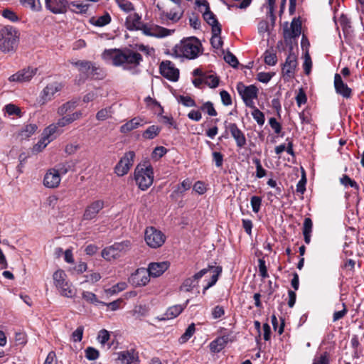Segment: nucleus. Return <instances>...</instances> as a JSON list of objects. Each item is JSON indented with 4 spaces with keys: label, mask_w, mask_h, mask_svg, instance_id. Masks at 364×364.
<instances>
[{
    "label": "nucleus",
    "mask_w": 364,
    "mask_h": 364,
    "mask_svg": "<svg viewBox=\"0 0 364 364\" xmlns=\"http://www.w3.org/2000/svg\"><path fill=\"white\" fill-rule=\"evenodd\" d=\"M204 84L207 85L211 88H215L219 85V78L215 75H204Z\"/></svg>",
    "instance_id": "obj_45"
},
{
    "label": "nucleus",
    "mask_w": 364,
    "mask_h": 364,
    "mask_svg": "<svg viewBox=\"0 0 364 364\" xmlns=\"http://www.w3.org/2000/svg\"><path fill=\"white\" fill-rule=\"evenodd\" d=\"M200 109L211 117H215L218 114L213 104L210 101L203 103L200 107Z\"/></svg>",
    "instance_id": "obj_50"
},
{
    "label": "nucleus",
    "mask_w": 364,
    "mask_h": 364,
    "mask_svg": "<svg viewBox=\"0 0 364 364\" xmlns=\"http://www.w3.org/2000/svg\"><path fill=\"white\" fill-rule=\"evenodd\" d=\"M225 127L228 130L235 139L237 147L243 148L247 144V139L244 132L238 127L236 123H228L225 122Z\"/></svg>",
    "instance_id": "obj_13"
},
{
    "label": "nucleus",
    "mask_w": 364,
    "mask_h": 364,
    "mask_svg": "<svg viewBox=\"0 0 364 364\" xmlns=\"http://www.w3.org/2000/svg\"><path fill=\"white\" fill-rule=\"evenodd\" d=\"M45 5L46 8L53 14H65L69 6V2L67 0H45Z\"/></svg>",
    "instance_id": "obj_19"
},
{
    "label": "nucleus",
    "mask_w": 364,
    "mask_h": 364,
    "mask_svg": "<svg viewBox=\"0 0 364 364\" xmlns=\"http://www.w3.org/2000/svg\"><path fill=\"white\" fill-rule=\"evenodd\" d=\"M77 107V101H69L63 104L58 109V114L65 115L68 112L73 110Z\"/></svg>",
    "instance_id": "obj_39"
},
{
    "label": "nucleus",
    "mask_w": 364,
    "mask_h": 364,
    "mask_svg": "<svg viewBox=\"0 0 364 364\" xmlns=\"http://www.w3.org/2000/svg\"><path fill=\"white\" fill-rule=\"evenodd\" d=\"M173 53L176 57L194 59L198 56L199 48L197 43L191 39L181 41L175 46Z\"/></svg>",
    "instance_id": "obj_4"
},
{
    "label": "nucleus",
    "mask_w": 364,
    "mask_h": 364,
    "mask_svg": "<svg viewBox=\"0 0 364 364\" xmlns=\"http://www.w3.org/2000/svg\"><path fill=\"white\" fill-rule=\"evenodd\" d=\"M109 338L110 335L109 331L105 329H102L100 330L98 333L97 340L102 346H104L109 341Z\"/></svg>",
    "instance_id": "obj_60"
},
{
    "label": "nucleus",
    "mask_w": 364,
    "mask_h": 364,
    "mask_svg": "<svg viewBox=\"0 0 364 364\" xmlns=\"http://www.w3.org/2000/svg\"><path fill=\"white\" fill-rule=\"evenodd\" d=\"M169 267V262H151L149 264L146 269L149 276L153 277H158L161 276Z\"/></svg>",
    "instance_id": "obj_24"
},
{
    "label": "nucleus",
    "mask_w": 364,
    "mask_h": 364,
    "mask_svg": "<svg viewBox=\"0 0 364 364\" xmlns=\"http://www.w3.org/2000/svg\"><path fill=\"white\" fill-rule=\"evenodd\" d=\"M71 63L78 68L80 78L85 82L89 77L90 69L92 68V63L88 60L72 61Z\"/></svg>",
    "instance_id": "obj_23"
},
{
    "label": "nucleus",
    "mask_w": 364,
    "mask_h": 364,
    "mask_svg": "<svg viewBox=\"0 0 364 364\" xmlns=\"http://www.w3.org/2000/svg\"><path fill=\"white\" fill-rule=\"evenodd\" d=\"M37 68L33 67H28L27 68H23L17 73L11 75L9 77V80L10 82H29L32 77L36 74Z\"/></svg>",
    "instance_id": "obj_16"
},
{
    "label": "nucleus",
    "mask_w": 364,
    "mask_h": 364,
    "mask_svg": "<svg viewBox=\"0 0 364 364\" xmlns=\"http://www.w3.org/2000/svg\"><path fill=\"white\" fill-rule=\"evenodd\" d=\"M221 27H215L212 31V37L210 38V43L214 48L219 49L223 46V41L220 37Z\"/></svg>",
    "instance_id": "obj_34"
},
{
    "label": "nucleus",
    "mask_w": 364,
    "mask_h": 364,
    "mask_svg": "<svg viewBox=\"0 0 364 364\" xmlns=\"http://www.w3.org/2000/svg\"><path fill=\"white\" fill-rule=\"evenodd\" d=\"M84 331V327L78 326L72 333V339L74 342H80L82 341Z\"/></svg>",
    "instance_id": "obj_63"
},
{
    "label": "nucleus",
    "mask_w": 364,
    "mask_h": 364,
    "mask_svg": "<svg viewBox=\"0 0 364 364\" xmlns=\"http://www.w3.org/2000/svg\"><path fill=\"white\" fill-rule=\"evenodd\" d=\"M264 63L270 66L275 65L277 62V57L274 49L267 50L264 53Z\"/></svg>",
    "instance_id": "obj_37"
},
{
    "label": "nucleus",
    "mask_w": 364,
    "mask_h": 364,
    "mask_svg": "<svg viewBox=\"0 0 364 364\" xmlns=\"http://www.w3.org/2000/svg\"><path fill=\"white\" fill-rule=\"evenodd\" d=\"M104 76V72L102 68L92 63V68L90 69V77L95 79H100Z\"/></svg>",
    "instance_id": "obj_54"
},
{
    "label": "nucleus",
    "mask_w": 364,
    "mask_h": 364,
    "mask_svg": "<svg viewBox=\"0 0 364 364\" xmlns=\"http://www.w3.org/2000/svg\"><path fill=\"white\" fill-rule=\"evenodd\" d=\"M85 353L86 358L89 360H95L100 356L99 351L93 347H87Z\"/></svg>",
    "instance_id": "obj_57"
},
{
    "label": "nucleus",
    "mask_w": 364,
    "mask_h": 364,
    "mask_svg": "<svg viewBox=\"0 0 364 364\" xmlns=\"http://www.w3.org/2000/svg\"><path fill=\"white\" fill-rule=\"evenodd\" d=\"M178 102L185 107H191L196 106V102L189 96L181 95Z\"/></svg>",
    "instance_id": "obj_62"
},
{
    "label": "nucleus",
    "mask_w": 364,
    "mask_h": 364,
    "mask_svg": "<svg viewBox=\"0 0 364 364\" xmlns=\"http://www.w3.org/2000/svg\"><path fill=\"white\" fill-rule=\"evenodd\" d=\"M134 180L141 191L147 190L154 182V169L151 164H139L134 170Z\"/></svg>",
    "instance_id": "obj_2"
},
{
    "label": "nucleus",
    "mask_w": 364,
    "mask_h": 364,
    "mask_svg": "<svg viewBox=\"0 0 364 364\" xmlns=\"http://www.w3.org/2000/svg\"><path fill=\"white\" fill-rule=\"evenodd\" d=\"M82 116V112L81 111L75 112L71 114H68L66 116H63L62 118L58 120V124L60 127H65L68 124L73 123V122L79 119Z\"/></svg>",
    "instance_id": "obj_29"
},
{
    "label": "nucleus",
    "mask_w": 364,
    "mask_h": 364,
    "mask_svg": "<svg viewBox=\"0 0 364 364\" xmlns=\"http://www.w3.org/2000/svg\"><path fill=\"white\" fill-rule=\"evenodd\" d=\"M250 204L252 208V211L255 213H257L261 208L262 198L257 196H253L250 198Z\"/></svg>",
    "instance_id": "obj_55"
},
{
    "label": "nucleus",
    "mask_w": 364,
    "mask_h": 364,
    "mask_svg": "<svg viewBox=\"0 0 364 364\" xmlns=\"http://www.w3.org/2000/svg\"><path fill=\"white\" fill-rule=\"evenodd\" d=\"M297 65V56L293 52L292 48H291L282 68L284 77L287 80L293 78L295 75Z\"/></svg>",
    "instance_id": "obj_11"
},
{
    "label": "nucleus",
    "mask_w": 364,
    "mask_h": 364,
    "mask_svg": "<svg viewBox=\"0 0 364 364\" xmlns=\"http://www.w3.org/2000/svg\"><path fill=\"white\" fill-rule=\"evenodd\" d=\"M21 4L31 9L32 11H38L41 9V4L40 0H20Z\"/></svg>",
    "instance_id": "obj_42"
},
{
    "label": "nucleus",
    "mask_w": 364,
    "mask_h": 364,
    "mask_svg": "<svg viewBox=\"0 0 364 364\" xmlns=\"http://www.w3.org/2000/svg\"><path fill=\"white\" fill-rule=\"evenodd\" d=\"M58 127H60L58 124V122L56 123L50 124L43 130L42 134L43 136L46 138L48 141L51 142L56 138L58 135L62 133V132L58 129Z\"/></svg>",
    "instance_id": "obj_28"
},
{
    "label": "nucleus",
    "mask_w": 364,
    "mask_h": 364,
    "mask_svg": "<svg viewBox=\"0 0 364 364\" xmlns=\"http://www.w3.org/2000/svg\"><path fill=\"white\" fill-rule=\"evenodd\" d=\"M212 156L216 167H221L223 164V155L220 152L213 151Z\"/></svg>",
    "instance_id": "obj_64"
},
{
    "label": "nucleus",
    "mask_w": 364,
    "mask_h": 364,
    "mask_svg": "<svg viewBox=\"0 0 364 364\" xmlns=\"http://www.w3.org/2000/svg\"><path fill=\"white\" fill-rule=\"evenodd\" d=\"M118 6L124 12L129 13L134 10V5L128 0H117Z\"/></svg>",
    "instance_id": "obj_51"
},
{
    "label": "nucleus",
    "mask_w": 364,
    "mask_h": 364,
    "mask_svg": "<svg viewBox=\"0 0 364 364\" xmlns=\"http://www.w3.org/2000/svg\"><path fill=\"white\" fill-rule=\"evenodd\" d=\"M168 149L162 146H159L154 148L151 153V158L156 161L162 158L166 153Z\"/></svg>",
    "instance_id": "obj_49"
},
{
    "label": "nucleus",
    "mask_w": 364,
    "mask_h": 364,
    "mask_svg": "<svg viewBox=\"0 0 364 364\" xmlns=\"http://www.w3.org/2000/svg\"><path fill=\"white\" fill-rule=\"evenodd\" d=\"M118 359L122 364H137L138 358L134 353L129 350L121 352L119 354Z\"/></svg>",
    "instance_id": "obj_32"
},
{
    "label": "nucleus",
    "mask_w": 364,
    "mask_h": 364,
    "mask_svg": "<svg viewBox=\"0 0 364 364\" xmlns=\"http://www.w3.org/2000/svg\"><path fill=\"white\" fill-rule=\"evenodd\" d=\"M143 33L149 36H154L157 38H164L172 34L174 31L170 30L159 26H156L154 28L148 27L146 24L142 23L141 28Z\"/></svg>",
    "instance_id": "obj_18"
},
{
    "label": "nucleus",
    "mask_w": 364,
    "mask_h": 364,
    "mask_svg": "<svg viewBox=\"0 0 364 364\" xmlns=\"http://www.w3.org/2000/svg\"><path fill=\"white\" fill-rule=\"evenodd\" d=\"M253 163L255 164L256 166V176L258 178H263L266 176L267 171L265 169L263 168L260 159L258 158H254L252 159Z\"/></svg>",
    "instance_id": "obj_52"
},
{
    "label": "nucleus",
    "mask_w": 364,
    "mask_h": 364,
    "mask_svg": "<svg viewBox=\"0 0 364 364\" xmlns=\"http://www.w3.org/2000/svg\"><path fill=\"white\" fill-rule=\"evenodd\" d=\"M258 263L259 275L263 279L267 278L269 277V274L267 272V268L264 259L262 258L259 259Z\"/></svg>",
    "instance_id": "obj_59"
},
{
    "label": "nucleus",
    "mask_w": 364,
    "mask_h": 364,
    "mask_svg": "<svg viewBox=\"0 0 364 364\" xmlns=\"http://www.w3.org/2000/svg\"><path fill=\"white\" fill-rule=\"evenodd\" d=\"M189 299H187L183 304H176L170 306L169 308H168L166 313L164 314V316L160 319L169 320L176 318L186 308Z\"/></svg>",
    "instance_id": "obj_25"
},
{
    "label": "nucleus",
    "mask_w": 364,
    "mask_h": 364,
    "mask_svg": "<svg viewBox=\"0 0 364 364\" xmlns=\"http://www.w3.org/2000/svg\"><path fill=\"white\" fill-rule=\"evenodd\" d=\"M103 200H96L91 202L85 209L82 218L84 220H91L97 218L98 213L105 208Z\"/></svg>",
    "instance_id": "obj_15"
},
{
    "label": "nucleus",
    "mask_w": 364,
    "mask_h": 364,
    "mask_svg": "<svg viewBox=\"0 0 364 364\" xmlns=\"http://www.w3.org/2000/svg\"><path fill=\"white\" fill-rule=\"evenodd\" d=\"M150 276L145 268H139L129 278V282L133 287H143L149 282Z\"/></svg>",
    "instance_id": "obj_14"
},
{
    "label": "nucleus",
    "mask_w": 364,
    "mask_h": 364,
    "mask_svg": "<svg viewBox=\"0 0 364 364\" xmlns=\"http://www.w3.org/2000/svg\"><path fill=\"white\" fill-rule=\"evenodd\" d=\"M208 272H210L209 268H204L191 277L186 279L181 287V290L187 292L191 291L198 285L199 280Z\"/></svg>",
    "instance_id": "obj_17"
},
{
    "label": "nucleus",
    "mask_w": 364,
    "mask_h": 364,
    "mask_svg": "<svg viewBox=\"0 0 364 364\" xmlns=\"http://www.w3.org/2000/svg\"><path fill=\"white\" fill-rule=\"evenodd\" d=\"M141 16L136 14H130L126 19V25L129 31H138L141 28L142 22Z\"/></svg>",
    "instance_id": "obj_27"
},
{
    "label": "nucleus",
    "mask_w": 364,
    "mask_h": 364,
    "mask_svg": "<svg viewBox=\"0 0 364 364\" xmlns=\"http://www.w3.org/2000/svg\"><path fill=\"white\" fill-rule=\"evenodd\" d=\"M334 87L336 92L343 97L348 99L352 95V90L345 83L340 74L334 75Z\"/></svg>",
    "instance_id": "obj_20"
},
{
    "label": "nucleus",
    "mask_w": 364,
    "mask_h": 364,
    "mask_svg": "<svg viewBox=\"0 0 364 364\" xmlns=\"http://www.w3.org/2000/svg\"><path fill=\"white\" fill-rule=\"evenodd\" d=\"M210 269H214L213 274L211 276L210 280L208 282L207 285L208 287H212L214 286L217 281L218 280L219 275L222 272V267H213V266H208V267Z\"/></svg>",
    "instance_id": "obj_41"
},
{
    "label": "nucleus",
    "mask_w": 364,
    "mask_h": 364,
    "mask_svg": "<svg viewBox=\"0 0 364 364\" xmlns=\"http://www.w3.org/2000/svg\"><path fill=\"white\" fill-rule=\"evenodd\" d=\"M203 17L206 23L211 26V31H213L215 27H221L215 15L210 11V7L205 9L203 14Z\"/></svg>",
    "instance_id": "obj_31"
},
{
    "label": "nucleus",
    "mask_w": 364,
    "mask_h": 364,
    "mask_svg": "<svg viewBox=\"0 0 364 364\" xmlns=\"http://www.w3.org/2000/svg\"><path fill=\"white\" fill-rule=\"evenodd\" d=\"M131 242L124 240L121 242H115L112 245L104 248L102 251V257L108 261L120 257L130 250Z\"/></svg>",
    "instance_id": "obj_5"
},
{
    "label": "nucleus",
    "mask_w": 364,
    "mask_h": 364,
    "mask_svg": "<svg viewBox=\"0 0 364 364\" xmlns=\"http://www.w3.org/2000/svg\"><path fill=\"white\" fill-rule=\"evenodd\" d=\"M144 240L150 247L158 248L165 242L166 236L161 230L150 226L147 227L145 230Z\"/></svg>",
    "instance_id": "obj_9"
},
{
    "label": "nucleus",
    "mask_w": 364,
    "mask_h": 364,
    "mask_svg": "<svg viewBox=\"0 0 364 364\" xmlns=\"http://www.w3.org/2000/svg\"><path fill=\"white\" fill-rule=\"evenodd\" d=\"M63 88V85L58 82H54L48 84L41 92V101L42 103H46L51 100L55 94L60 91Z\"/></svg>",
    "instance_id": "obj_22"
},
{
    "label": "nucleus",
    "mask_w": 364,
    "mask_h": 364,
    "mask_svg": "<svg viewBox=\"0 0 364 364\" xmlns=\"http://www.w3.org/2000/svg\"><path fill=\"white\" fill-rule=\"evenodd\" d=\"M38 129L35 124H29L26 125L21 131L20 136L22 139H27L33 134Z\"/></svg>",
    "instance_id": "obj_38"
},
{
    "label": "nucleus",
    "mask_w": 364,
    "mask_h": 364,
    "mask_svg": "<svg viewBox=\"0 0 364 364\" xmlns=\"http://www.w3.org/2000/svg\"><path fill=\"white\" fill-rule=\"evenodd\" d=\"M225 61L233 68H237L239 62L235 55L228 52L224 56Z\"/></svg>",
    "instance_id": "obj_58"
},
{
    "label": "nucleus",
    "mask_w": 364,
    "mask_h": 364,
    "mask_svg": "<svg viewBox=\"0 0 364 364\" xmlns=\"http://www.w3.org/2000/svg\"><path fill=\"white\" fill-rule=\"evenodd\" d=\"M82 297L83 299H85L87 302L92 304H100L101 301L98 300L97 296L95 294L88 291H83L82 293Z\"/></svg>",
    "instance_id": "obj_44"
},
{
    "label": "nucleus",
    "mask_w": 364,
    "mask_h": 364,
    "mask_svg": "<svg viewBox=\"0 0 364 364\" xmlns=\"http://www.w3.org/2000/svg\"><path fill=\"white\" fill-rule=\"evenodd\" d=\"M122 299H119L109 303L100 302V304L107 306L111 311H117L120 309Z\"/></svg>",
    "instance_id": "obj_61"
},
{
    "label": "nucleus",
    "mask_w": 364,
    "mask_h": 364,
    "mask_svg": "<svg viewBox=\"0 0 364 364\" xmlns=\"http://www.w3.org/2000/svg\"><path fill=\"white\" fill-rule=\"evenodd\" d=\"M161 129L160 127L156 125L149 126L144 132L142 133V137L145 139H153L156 138L160 133Z\"/></svg>",
    "instance_id": "obj_36"
},
{
    "label": "nucleus",
    "mask_w": 364,
    "mask_h": 364,
    "mask_svg": "<svg viewBox=\"0 0 364 364\" xmlns=\"http://www.w3.org/2000/svg\"><path fill=\"white\" fill-rule=\"evenodd\" d=\"M291 30L292 33V36L296 37L300 35L301 31V23L299 18H294L292 20L291 23Z\"/></svg>",
    "instance_id": "obj_48"
},
{
    "label": "nucleus",
    "mask_w": 364,
    "mask_h": 364,
    "mask_svg": "<svg viewBox=\"0 0 364 364\" xmlns=\"http://www.w3.org/2000/svg\"><path fill=\"white\" fill-rule=\"evenodd\" d=\"M312 364H330V355L328 352H323L318 355H316L313 360Z\"/></svg>",
    "instance_id": "obj_47"
},
{
    "label": "nucleus",
    "mask_w": 364,
    "mask_h": 364,
    "mask_svg": "<svg viewBox=\"0 0 364 364\" xmlns=\"http://www.w3.org/2000/svg\"><path fill=\"white\" fill-rule=\"evenodd\" d=\"M60 181L59 171L55 168H50L44 176L43 185L47 188H54L59 186Z\"/></svg>",
    "instance_id": "obj_21"
},
{
    "label": "nucleus",
    "mask_w": 364,
    "mask_h": 364,
    "mask_svg": "<svg viewBox=\"0 0 364 364\" xmlns=\"http://www.w3.org/2000/svg\"><path fill=\"white\" fill-rule=\"evenodd\" d=\"M340 181H341V183L346 187L350 186V187L354 188L356 190L359 189V186L358 185L356 181H355L354 180H352L347 175H343V177L341 178Z\"/></svg>",
    "instance_id": "obj_56"
},
{
    "label": "nucleus",
    "mask_w": 364,
    "mask_h": 364,
    "mask_svg": "<svg viewBox=\"0 0 364 364\" xmlns=\"http://www.w3.org/2000/svg\"><path fill=\"white\" fill-rule=\"evenodd\" d=\"M195 331V323H192L188 326L183 334H182L181 336L179 338V342L181 343H184L187 342L194 334Z\"/></svg>",
    "instance_id": "obj_40"
},
{
    "label": "nucleus",
    "mask_w": 364,
    "mask_h": 364,
    "mask_svg": "<svg viewBox=\"0 0 364 364\" xmlns=\"http://www.w3.org/2000/svg\"><path fill=\"white\" fill-rule=\"evenodd\" d=\"M102 58L107 61H112L114 66H121L124 70L130 71L132 75L140 73L139 66L143 60L140 53L129 48L105 50Z\"/></svg>",
    "instance_id": "obj_1"
},
{
    "label": "nucleus",
    "mask_w": 364,
    "mask_h": 364,
    "mask_svg": "<svg viewBox=\"0 0 364 364\" xmlns=\"http://www.w3.org/2000/svg\"><path fill=\"white\" fill-rule=\"evenodd\" d=\"M220 336L212 341L209 344V348L211 353H216L223 350L228 343L235 341V337L232 332L226 328H222L220 331Z\"/></svg>",
    "instance_id": "obj_7"
},
{
    "label": "nucleus",
    "mask_w": 364,
    "mask_h": 364,
    "mask_svg": "<svg viewBox=\"0 0 364 364\" xmlns=\"http://www.w3.org/2000/svg\"><path fill=\"white\" fill-rule=\"evenodd\" d=\"M192 181L190 178L184 179L179 185L177 186L176 192L178 193H183L189 190L191 187Z\"/></svg>",
    "instance_id": "obj_53"
},
{
    "label": "nucleus",
    "mask_w": 364,
    "mask_h": 364,
    "mask_svg": "<svg viewBox=\"0 0 364 364\" xmlns=\"http://www.w3.org/2000/svg\"><path fill=\"white\" fill-rule=\"evenodd\" d=\"M236 88L245 105L248 107H254V100L258 96L257 87L254 85L246 86L242 82H239Z\"/></svg>",
    "instance_id": "obj_8"
},
{
    "label": "nucleus",
    "mask_w": 364,
    "mask_h": 364,
    "mask_svg": "<svg viewBox=\"0 0 364 364\" xmlns=\"http://www.w3.org/2000/svg\"><path fill=\"white\" fill-rule=\"evenodd\" d=\"M161 75L171 82H176L179 78V70L170 60L162 61L159 65Z\"/></svg>",
    "instance_id": "obj_12"
},
{
    "label": "nucleus",
    "mask_w": 364,
    "mask_h": 364,
    "mask_svg": "<svg viewBox=\"0 0 364 364\" xmlns=\"http://www.w3.org/2000/svg\"><path fill=\"white\" fill-rule=\"evenodd\" d=\"M18 43V31L12 26H5L0 31V50L4 53L14 51Z\"/></svg>",
    "instance_id": "obj_3"
},
{
    "label": "nucleus",
    "mask_w": 364,
    "mask_h": 364,
    "mask_svg": "<svg viewBox=\"0 0 364 364\" xmlns=\"http://www.w3.org/2000/svg\"><path fill=\"white\" fill-rule=\"evenodd\" d=\"M53 277L54 284L62 296L68 298H72L75 296V289L71 287V284L67 281V275L63 270L58 269L55 271Z\"/></svg>",
    "instance_id": "obj_6"
},
{
    "label": "nucleus",
    "mask_w": 364,
    "mask_h": 364,
    "mask_svg": "<svg viewBox=\"0 0 364 364\" xmlns=\"http://www.w3.org/2000/svg\"><path fill=\"white\" fill-rule=\"evenodd\" d=\"M111 21V16L108 12H105L101 16L92 17L90 22L92 25L102 27L109 24Z\"/></svg>",
    "instance_id": "obj_33"
},
{
    "label": "nucleus",
    "mask_w": 364,
    "mask_h": 364,
    "mask_svg": "<svg viewBox=\"0 0 364 364\" xmlns=\"http://www.w3.org/2000/svg\"><path fill=\"white\" fill-rule=\"evenodd\" d=\"M144 124V119L139 117H134L120 127V132L127 134Z\"/></svg>",
    "instance_id": "obj_26"
},
{
    "label": "nucleus",
    "mask_w": 364,
    "mask_h": 364,
    "mask_svg": "<svg viewBox=\"0 0 364 364\" xmlns=\"http://www.w3.org/2000/svg\"><path fill=\"white\" fill-rule=\"evenodd\" d=\"M89 8V4H84L80 1L69 2V9L71 11L76 14H85Z\"/></svg>",
    "instance_id": "obj_35"
},
{
    "label": "nucleus",
    "mask_w": 364,
    "mask_h": 364,
    "mask_svg": "<svg viewBox=\"0 0 364 364\" xmlns=\"http://www.w3.org/2000/svg\"><path fill=\"white\" fill-rule=\"evenodd\" d=\"M181 17L182 13L179 14L174 10H171L168 12L163 11L160 13V19L163 23H165L167 20H170L173 23H176L181 18Z\"/></svg>",
    "instance_id": "obj_30"
},
{
    "label": "nucleus",
    "mask_w": 364,
    "mask_h": 364,
    "mask_svg": "<svg viewBox=\"0 0 364 364\" xmlns=\"http://www.w3.org/2000/svg\"><path fill=\"white\" fill-rule=\"evenodd\" d=\"M112 107H106L99 110L96 114V119L99 121H104L112 117Z\"/></svg>",
    "instance_id": "obj_46"
},
{
    "label": "nucleus",
    "mask_w": 364,
    "mask_h": 364,
    "mask_svg": "<svg viewBox=\"0 0 364 364\" xmlns=\"http://www.w3.org/2000/svg\"><path fill=\"white\" fill-rule=\"evenodd\" d=\"M253 109L252 112V116L253 119L257 122V123L262 126L265 122L264 114L262 112H261L258 108H257L255 105L254 107H251Z\"/></svg>",
    "instance_id": "obj_43"
},
{
    "label": "nucleus",
    "mask_w": 364,
    "mask_h": 364,
    "mask_svg": "<svg viewBox=\"0 0 364 364\" xmlns=\"http://www.w3.org/2000/svg\"><path fill=\"white\" fill-rule=\"evenodd\" d=\"M135 153L133 151L126 152L114 167V173L118 176L126 175L133 166Z\"/></svg>",
    "instance_id": "obj_10"
}]
</instances>
